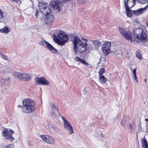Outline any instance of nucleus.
Returning a JSON list of instances; mask_svg holds the SVG:
<instances>
[{"instance_id":"obj_15","label":"nucleus","mask_w":148,"mask_h":148,"mask_svg":"<svg viewBox=\"0 0 148 148\" xmlns=\"http://www.w3.org/2000/svg\"><path fill=\"white\" fill-rule=\"evenodd\" d=\"M54 19V18L52 15H48L45 18V23L48 25L49 26L52 23Z\"/></svg>"},{"instance_id":"obj_25","label":"nucleus","mask_w":148,"mask_h":148,"mask_svg":"<svg viewBox=\"0 0 148 148\" xmlns=\"http://www.w3.org/2000/svg\"><path fill=\"white\" fill-rule=\"evenodd\" d=\"M126 15L128 17H130L132 16V11L130 10L129 8H126Z\"/></svg>"},{"instance_id":"obj_33","label":"nucleus","mask_w":148,"mask_h":148,"mask_svg":"<svg viewBox=\"0 0 148 148\" xmlns=\"http://www.w3.org/2000/svg\"><path fill=\"white\" fill-rule=\"evenodd\" d=\"M6 148H14V146L12 144H10L7 146Z\"/></svg>"},{"instance_id":"obj_38","label":"nucleus","mask_w":148,"mask_h":148,"mask_svg":"<svg viewBox=\"0 0 148 148\" xmlns=\"http://www.w3.org/2000/svg\"><path fill=\"white\" fill-rule=\"evenodd\" d=\"M69 0H62L63 1H68Z\"/></svg>"},{"instance_id":"obj_22","label":"nucleus","mask_w":148,"mask_h":148,"mask_svg":"<svg viewBox=\"0 0 148 148\" xmlns=\"http://www.w3.org/2000/svg\"><path fill=\"white\" fill-rule=\"evenodd\" d=\"M10 31V29L9 27H6L4 28L3 29H1L0 30V31L1 32L5 33H9Z\"/></svg>"},{"instance_id":"obj_39","label":"nucleus","mask_w":148,"mask_h":148,"mask_svg":"<svg viewBox=\"0 0 148 148\" xmlns=\"http://www.w3.org/2000/svg\"><path fill=\"white\" fill-rule=\"evenodd\" d=\"M21 106L20 105H18V108H20V107H21Z\"/></svg>"},{"instance_id":"obj_20","label":"nucleus","mask_w":148,"mask_h":148,"mask_svg":"<svg viewBox=\"0 0 148 148\" xmlns=\"http://www.w3.org/2000/svg\"><path fill=\"white\" fill-rule=\"evenodd\" d=\"M99 80L101 84H104L106 81V79L104 76H99Z\"/></svg>"},{"instance_id":"obj_36","label":"nucleus","mask_w":148,"mask_h":148,"mask_svg":"<svg viewBox=\"0 0 148 148\" xmlns=\"http://www.w3.org/2000/svg\"><path fill=\"white\" fill-rule=\"evenodd\" d=\"M83 91L85 93H87L88 92V91H87L85 89H84V90H83Z\"/></svg>"},{"instance_id":"obj_8","label":"nucleus","mask_w":148,"mask_h":148,"mask_svg":"<svg viewBox=\"0 0 148 148\" xmlns=\"http://www.w3.org/2000/svg\"><path fill=\"white\" fill-rule=\"evenodd\" d=\"M40 136L44 141L51 145H54L55 143V140L52 136L48 135H40Z\"/></svg>"},{"instance_id":"obj_43","label":"nucleus","mask_w":148,"mask_h":148,"mask_svg":"<svg viewBox=\"0 0 148 148\" xmlns=\"http://www.w3.org/2000/svg\"><path fill=\"white\" fill-rule=\"evenodd\" d=\"M147 27H148V22L147 24Z\"/></svg>"},{"instance_id":"obj_21","label":"nucleus","mask_w":148,"mask_h":148,"mask_svg":"<svg viewBox=\"0 0 148 148\" xmlns=\"http://www.w3.org/2000/svg\"><path fill=\"white\" fill-rule=\"evenodd\" d=\"M142 147L145 148H148V145L145 138H144L142 141Z\"/></svg>"},{"instance_id":"obj_12","label":"nucleus","mask_w":148,"mask_h":148,"mask_svg":"<svg viewBox=\"0 0 148 148\" xmlns=\"http://www.w3.org/2000/svg\"><path fill=\"white\" fill-rule=\"evenodd\" d=\"M111 43L107 41L102 45V49L103 52L105 55H108L110 53Z\"/></svg>"},{"instance_id":"obj_28","label":"nucleus","mask_w":148,"mask_h":148,"mask_svg":"<svg viewBox=\"0 0 148 148\" xmlns=\"http://www.w3.org/2000/svg\"><path fill=\"white\" fill-rule=\"evenodd\" d=\"M136 1L138 3L141 4L148 3V0H136Z\"/></svg>"},{"instance_id":"obj_9","label":"nucleus","mask_w":148,"mask_h":148,"mask_svg":"<svg viewBox=\"0 0 148 148\" xmlns=\"http://www.w3.org/2000/svg\"><path fill=\"white\" fill-rule=\"evenodd\" d=\"M62 118L64 121V127L65 129L70 134H71L73 133V128L69 121L65 118L62 116Z\"/></svg>"},{"instance_id":"obj_18","label":"nucleus","mask_w":148,"mask_h":148,"mask_svg":"<svg viewBox=\"0 0 148 148\" xmlns=\"http://www.w3.org/2000/svg\"><path fill=\"white\" fill-rule=\"evenodd\" d=\"M75 59L76 61L80 62L81 63H82L84 65H85L87 66L89 65V64L86 62L85 60H83L78 57H75Z\"/></svg>"},{"instance_id":"obj_6","label":"nucleus","mask_w":148,"mask_h":148,"mask_svg":"<svg viewBox=\"0 0 148 148\" xmlns=\"http://www.w3.org/2000/svg\"><path fill=\"white\" fill-rule=\"evenodd\" d=\"M50 106L51 107V114L53 117L58 118L60 116H62V115L59 111V110L56 103H53L51 102Z\"/></svg>"},{"instance_id":"obj_26","label":"nucleus","mask_w":148,"mask_h":148,"mask_svg":"<svg viewBox=\"0 0 148 148\" xmlns=\"http://www.w3.org/2000/svg\"><path fill=\"white\" fill-rule=\"evenodd\" d=\"M2 82H4L5 85H8L10 83V80L9 78L5 80H3Z\"/></svg>"},{"instance_id":"obj_11","label":"nucleus","mask_w":148,"mask_h":148,"mask_svg":"<svg viewBox=\"0 0 148 148\" xmlns=\"http://www.w3.org/2000/svg\"><path fill=\"white\" fill-rule=\"evenodd\" d=\"M119 31L121 35L127 40H130L132 41V34L130 31H126L125 29L123 28L119 27Z\"/></svg>"},{"instance_id":"obj_41","label":"nucleus","mask_w":148,"mask_h":148,"mask_svg":"<svg viewBox=\"0 0 148 148\" xmlns=\"http://www.w3.org/2000/svg\"><path fill=\"white\" fill-rule=\"evenodd\" d=\"M144 81L145 82V83H146V79H144Z\"/></svg>"},{"instance_id":"obj_24","label":"nucleus","mask_w":148,"mask_h":148,"mask_svg":"<svg viewBox=\"0 0 148 148\" xmlns=\"http://www.w3.org/2000/svg\"><path fill=\"white\" fill-rule=\"evenodd\" d=\"M92 42L95 46H101V42L97 40H93Z\"/></svg>"},{"instance_id":"obj_13","label":"nucleus","mask_w":148,"mask_h":148,"mask_svg":"<svg viewBox=\"0 0 148 148\" xmlns=\"http://www.w3.org/2000/svg\"><path fill=\"white\" fill-rule=\"evenodd\" d=\"M40 45H45L46 47L47 48L51 51L52 53H55L57 52V50L53 47L48 42L46 41L45 40L42 39L39 42Z\"/></svg>"},{"instance_id":"obj_23","label":"nucleus","mask_w":148,"mask_h":148,"mask_svg":"<svg viewBox=\"0 0 148 148\" xmlns=\"http://www.w3.org/2000/svg\"><path fill=\"white\" fill-rule=\"evenodd\" d=\"M137 69V67H136L132 71V73L134 75V77L135 80L137 82H138V79L136 75V70Z\"/></svg>"},{"instance_id":"obj_44","label":"nucleus","mask_w":148,"mask_h":148,"mask_svg":"<svg viewBox=\"0 0 148 148\" xmlns=\"http://www.w3.org/2000/svg\"><path fill=\"white\" fill-rule=\"evenodd\" d=\"M101 135L102 136V137H103V136L102 134H101Z\"/></svg>"},{"instance_id":"obj_35","label":"nucleus","mask_w":148,"mask_h":148,"mask_svg":"<svg viewBox=\"0 0 148 148\" xmlns=\"http://www.w3.org/2000/svg\"><path fill=\"white\" fill-rule=\"evenodd\" d=\"M39 13V12H38V11H37L36 12V16L37 18L38 17V15Z\"/></svg>"},{"instance_id":"obj_2","label":"nucleus","mask_w":148,"mask_h":148,"mask_svg":"<svg viewBox=\"0 0 148 148\" xmlns=\"http://www.w3.org/2000/svg\"><path fill=\"white\" fill-rule=\"evenodd\" d=\"M24 106L22 108V111L26 113L32 112L36 110V108L34 101L31 99H26L23 101Z\"/></svg>"},{"instance_id":"obj_17","label":"nucleus","mask_w":148,"mask_h":148,"mask_svg":"<svg viewBox=\"0 0 148 148\" xmlns=\"http://www.w3.org/2000/svg\"><path fill=\"white\" fill-rule=\"evenodd\" d=\"M148 6L147 4L145 7L144 8H141L138 9V10L132 11V12L134 15H138L140 14L145 12V11L147 9Z\"/></svg>"},{"instance_id":"obj_32","label":"nucleus","mask_w":148,"mask_h":148,"mask_svg":"<svg viewBox=\"0 0 148 148\" xmlns=\"http://www.w3.org/2000/svg\"><path fill=\"white\" fill-rule=\"evenodd\" d=\"M51 128L54 130L56 131H58V128L56 126H52L51 127Z\"/></svg>"},{"instance_id":"obj_7","label":"nucleus","mask_w":148,"mask_h":148,"mask_svg":"<svg viewBox=\"0 0 148 148\" xmlns=\"http://www.w3.org/2000/svg\"><path fill=\"white\" fill-rule=\"evenodd\" d=\"M47 5V4L44 2L40 3L39 5L40 12L45 15H47L51 13L50 9Z\"/></svg>"},{"instance_id":"obj_29","label":"nucleus","mask_w":148,"mask_h":148,"mask_svg":"<svg viewBox=\"0 0 148 148\" xmlns=\"http://www.w3.org/2000/svg\"><path fill=\"white\" fill-rule=\"evenodd\" d=\"M1 57L3 59L5 60H8V57L6 55H4L3 54H2L0 53Z\"/></svg>"},{"instance_id":"obj_16","label":"nucleus","mask_w":148,"mask_h":148,"mask_svg":"<svg viewBox=\"0 0 148 148\" xmlns=\"http://www.w3.org/2000/svg\"><path fill=\"white\" fill-rule=\"evenodd\" d=\"M124 2L125 7L130 8H132L136 4L135 0H127V3L124 1Z\"/></svg>"},{"instance_id":"obj_14","label":"nucleus","mask_w":148,"mask_h":148,"mask_svg":"<svg viewBox=\"0 0 148 148\" xmlns=\"http://www.w3.org/2000/svg\"><path fill=\"white\" fill-rule=\"evenodd\" d=\"M35 81L38 84H41L43 85H47L49 83V81L47 80L44 77L40 78L37 77L35 79Z\"/></svg>"},{"instance_id":"obj_30","label":"nucleus","mask_w":148,"mask_h":148,"mask_svg":"<svg viewBox=\"0 0 148 148\" xmlns=\"http://www.w3.org/2000/svg\"><path fill=\"white\" fill-rule=\"evenodd\" d=\"M136 57L140 60H141L142 56L141 53L138 52L136 53Z\"/></svg>"},{"instance_id":"obj_34","label":"nucleus","mask_w":148,"mask_h":148,"mask_svg":"<svg viewBox=\"0 0 148 148\" xmlns=\"http://www.w3.org/2000/svg\"><path fill=\"white\" fill-rule=\"evenodd\" d=\"M133 126L132 125L130 124V129L131 130H132L133 129Z\"/></svg>"},{"instance_id":"obj_5","label":"nucleus","mask_w":148,"mask_h":148,"mask_svg":"<svg viewBox=\"0 0 148 148\" xmlns=\"http://www.w3.org/2000/svg\"><path fill=\"white\" fill-rule=\"evenodd\" d=\"M13 74L15 77L25 81L30 80L32 76L30 74L19 72H15Z\"/></svg>"},{"instance_id":"obj_4","label":"nucleus","mask_w":148,"mask_h":148,"mask_svg":"<svg viewBox=\"0 0 148 148\" xmlns=\"http://www.w3.org/2000/svg\"><path fill=\"white\" fill-rule=\"evenodd\" d=\"M53 38L54 40L56 41L58 44L61 46L64 45L69 39L68 36L65 33L62 32H58L57 36L54 34Z\"/></svg>"},{"instance_id":"obj_40","label":"nucleus","mask_w":148,"mask_h":148,"mask_svg":"<svg viewBox=\"0 0 148 148\" xmlns=\"http://www.w3.org/2000/svg\"><path fill=\"white\" fill-rule=\"evenodd\" d=\"M145 120L146 121H147L148 122V119H145Z\"/></svg>"},{"instance_id":"obj_19","label":"nucleus","mask_w":148,"mask_h":148,"mask_svg":"<svg viewBox=\"0 0 148 148\" xmlns=\"http://www.w3.org/2000/svg\"><path fill=\"white\" fill-rule=\"evenodd\" d=\"M51 3L50 4L53 6L54 9H56L58 8V4L60 3V1H59L54 0L53 3L52 2V4Z\"/></svg>"},{"instance_id":"obj_37","label":"nucleus","mask_w":148,"mask_h":148,"mask_svg":"<svg viewBox=\"0 0 148 148\" xmlns=\"http://www.w3.org/2000/svg\"><path fill=\"white\" fill-rule=\"evenodd\" d=\"M146 132L147 133H148V127L146 128Z\"/></svg>"},{"instance_id":"obj_1","label":"nucleus","mask_w":148,"mask_h":148,"mask_svg":"<svg viewBox=\"0 0 148 148\" xmlns=\"http://www.w3.org/2000/svg\"><path fill=\"white\" fill-rule=\"evenodd\" d=\"M87 40L84 38L80 39L78 36L73 37L72 41L74 45L73 50L76 55L77 54V49L80 53L84 52L86 51L87 49Z\"/></svg>"},{"instance_id":"obj_3","label":"nucleus","mask_w":148,"mask_h":148,"mask_svg":"<svg viewBox=\"0 0 148 148\" xmlns=\"http://www.w3.org/2000/svg\"><path fill=\"white\" fill-rule=\"evenodd\" d=\"M134 36H136L134 40L137 42L141 40L143 42H145L148 41V38L147 37V36L144 32H143V29L140 28H138L134 31Z\"/></svg>"},{"instance_id":"obj_42","label":"nucleus","mask_w":148,"mask_h":148,"mask_svg":"<svg viewBox=\"0 0 148 148\" xmlns=\"http://www.w3.org/2000/svg\"><path fill=\"white\" fill-rule=\"evenodd\" d=\"M141 127V126L140 124V125H139V127Z\"/></svg>"},{"instance_id":"obj_31","label":"nucleus","mask_w":148,"mask_h":148,"mask_svg":"<svg viewBox=\"0 0 148 148\" xmlns=\"http://www.w3.org/2000/svg\"><path fill=\"white\" fill-rule=\"evenodd\" d=\"M4 17L3 12L0 9V19H2Z\"/></svg>"},{"instance_id":"obj_27","label":"nucleus","mask_w":148,"mask_h":148,"mask_svg":"<svg viewBox=\"0 0 148 148\" xmlns=\"http://www.w3.org/2000/svg\"><path fill=\"white\" fill-rule=\"evenodd\" d=\"M104 72L105 69L103 68H101L98 73L99 76L102 75L104 73Z\"/></svg>"},{"instance_id":"obj_10","label":"nucleus","mask_w":148,"mask_h":148,"mask_svg":"<svg viewBox=\"0 0 148 148\" xmlns=\"http://www.w3.org/2000/svg\"><path fill=\"white\" fill-rule=\"evenodd\" d=\"M14 133V131L11 129H6L3 131V135L6 138V139H9L12 142L14 140V137L12 136Z\"/></svg>"}]
</instances>
